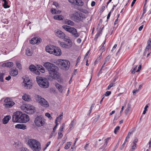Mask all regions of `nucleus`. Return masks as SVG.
Masks as SVG:
<instances>
[{
	"label": "nucleus",
	"mask_w": 151,
	"mask_h": 151,
	"mask_svg": "<svg viewBox=\"0 0 151 151\" xmlns=\"http://www.w3.org/2000/svg\"><path fill=\"white\" fill-rule=\"evenodd\" d=\"M21 109L22 110L24 111L25 112V111H26V106H22L21 107Z\"/></svg>",
	"instance_id": "49"
},
{
	"label": "nucleus",
	"mask_w": 151,
	"mask_h": 151,
	"mask_svg": "<svg viewBox=\"0 0 151 151\" xmlns=\"http://www.w3.org/2000/svg\"><path fill=\"white\" fill-rule=\"evenodd\" d=\"M56 12V9H55L52 8L51 9V13L53 14H54V13Z\"/></svg>",
	"instance_id": "52"
},
{
	"label": "nucleus",
	"mask_w": 151,
	"mask_h": 151,
	"mask_svg": "<svg viewBox=\"0 0 151 151\" xmlns=\"http://www.w3.org/2000/svg\"><path fill=\"white\" fill-rule=\"evenodd\" d=\"M56 134V133H55V132L53 130L49 136V138L50 139L52 138L53 136H55Z\"/></svg>",
	"instance_id": "40"
},
{
	"label": "nucleus",
	"mask_w": 151,
	"mask_h": 151,
	"mask_svg": "<svg viewBox=\"0 0 151 151\" xmlns=\"http://www.w3.org/2000/svg\"><path fill=\"white\" fill-rule=\"evenodd\" d=\"M26 54L28 56H30L32 54V52L29 48H27L26 50Z\"/></svg>",
	"instance_id": "32"
},
{
	"label": "nucleus",
	"mask_w": 151,
	"mask_h": 151,
	"mask_svg": "<svg viewBox=\"0 0 151 151\" xmlns=\"http://www.w3.org/2000/svg\"><path fill=\"white\" fill-rule=\"evenodd\" d=\"M22 99L25 101H29L31 100L30 96L26 94H25L22 96Z\"/></svg>",
	"instance_id": "22"
},
{
	"label": "nucleus",
	"mask_w": 151,
	"mask_h": 151,
	"mask_svg": "<svg viewBox=\"0 0 151 151\" xmlns=\"http://www.w3.org/2000/svg\"><path fill=\"white\" fill-rule=\"evenodd\" d=\"M120 127L119 126H118L116 127V128L114 130V133L116 134L117 132L120 129Z\"/></svg>",
	"instance_id": "46"
},
{
	"label": "nucleus",
	"mask_w": 151,
	"mask_h": 151,
	"mask_svg": "<svg viewBox=\"0 0 151 151\" xmlns=\"http://www.w3.org/2000/svg\"><path fill=\"white\" fill-rule=\"evenodd\" d=\"M65 24L73 26L74 25V22L72 21L69 19H66L65 21Z\"/></svg>",
	"instance_id": "25"
},
{
	"label": "nucleus",
	"mask_w": 151,
	"mask_h": 151,
	"mask_svg": "<svg viewBox=\"0 0 151 151\" xmlns=\"http://www.w3.org/2000/svg\"><path fill=\"white\" fill-rule=\"evenodd\" d=\"M5 64L6 66L9 68L11 67L13 65V63L12 62H7Z\"/></svg>",
	"instance_id": "34"
},
{
	"label": "nucleus",
	"mask_w": 151,
	"mask_h": 151,
	"mask_svg": "<svg viewBox=\"0 0 151 151\" xmlns=\"http://www.w3.org/2000/svg\"><path fill=\"white\" fill-rule=\"evenodd\" d=\"M89 51H90V50H88L87 52L86 53V54L85 58H84V60H85L86 59V57L88 55V54H89Z\"/></svg>",
	"instance_id": "55"
},
{
	"label": "nucleus",
	"mask_w": 151,
	"mask_h": 151,
	"mask_svg": "<svg viewBox=\"0 0 151 151\" xmlns=\"http://www.w3.org/2000/svg\"><path fill=\"white\" fill-rule=\"evenodd\" d=\"M22 85L27 89L30 88L32 86V83L29 78L25 77L24 78Z\"/></svg>",
	"instance_id": "11"
},
{
	"label": "nucleus",
	"mask_w": 151,
	"mask_h": 151,
	"mask_svg": "<svg viewBox=\"0 0 151 151\" xmlns=\"http://www.w3.org/2000/svg\"><path fill=\"white\" fill-rule=\"evenodd\" d=\"M55 63L56 65L60 66L61 69L65 70H68L70 65V62L66 60L59 59Z\"/></svg>",
	"instance_id": "5"
},
{
	"label": "nucleus",
	"mask_w": 151,
	"mask_h": 151,
	"mask_svg": "<svg viewBox=\"0 0 151 151\" xmlns=\"http://www.w3.org/2000/svg\"><path fill=\"white\" fill-rule=\"evenodd\" d=\"M139 92V90H134L133 91V94L136 93H138Z\"/></svg>",
	"instance_id": "62"
},
{
	"label": "nucleus",
	"mask_w": 151,
	"mask_h": 151,
	"mask_svg": "<svg viewBox=\"0 0 151 151\" xmlns=\"http://www.w3.org/2000/svg\"><path fill=\"white\" fill-rule=\"evenodd\" d=\"M131 108V106L129 104L127 105V107L125 110V113L126 114H127L130 111V109Z\"/></svg>",
	"instance_id": "39"
},
{
	"label": "nucleus",
	"mask_w": 151,
	"mask_h": 151,
	"mask_svg": "<svg viewBox=\"0 0 151 151\" xmlns=\"http://www.w3.org/2000/svg\"><path fill=\"white\" fill-rule=\"evenodd\" d=\"M45 116L47 117L50 120L52 119V117L50 116V114L48 113H46L45 114Z\"/></svg>",
	"instance_id": "42"
},
{
	"label": "nucleus",
	"mask_w": 151,
	"mask_h": 151,
	"mask_svg": "<svg viewBox=\"0 0 151 151\" xmlns=\"http://www.w3.org/2000/svg\"><path fill=\"white\" fill-rule=\"evenodd\" d=\"M77 0H68V1L70 3L74 4L75 5L76 1Z\"/></svg>",
	"instance_id": "47"
},
{
	"label": "nucleus",
	"mask_w": 151,
	"mask_h": 151,
	"mask_svg": "<svg viewBox=\"0 0 151 151\" xmlns=\"http://www.w3.org/2000/svg\"><path fill=\"white\" fill-rule=\"evenodd\" d=\"M95 2L94 1H92L91 4V5L92 6H95Z\"/></svg>",
	"instance_id": "63"
},
{
	"label": "nucleus",
	"mask_w": 151,
	"mask_h": 151,
	"mask_svg": "<svg viewBox=\"0 0 151 151\" xmlns=\"http://www.w3.org/2000/svg\"><path fill=\"white\" fill-rule=\"evenodd\" d=\"M4 105L6 108H11L15 104L12 99L7 98L4 100Z\"/></svg>",
	"instance_id": "10"
},
{
	"label": "nucleus",
	"mask_w": 151,
	"mask_h": 151,
	"mask_svg": "<svg viewBox=\"0 0 151 151\" xmlns=\"http://www.w3.org/2000/svg\"><path fill=\"white\" fill-rule=\"evenodd\" d=\"M125 142H124L123 144H122V145L120 147V149L122 150L124 149V146H125Z\"/></svg>",
	"instance_id": "58"
},
{
	"label": "nucleus",
	"mask_w": 151,
	"mask_h": 151,
	"mask_svg": "<svg viewBox=\"0 0 151 151\" xmlns=\"http://www.w3.org/2000/svg\"><path fill=\"white\" fill-rule=\"evenodd\" d=\"M138 140V139L136 137H134L132 144H136Z\"/></svg>",
	"instance_id": "44"
},
{
	"label": "nucleus",
	"mask_w": 151,
	"mask_h": 151,
	"mask_svg": "<svg viewBox=\"0 0 151 151\" xmlns=\"http://www.w3.org/2000/svg\"><path fill=\"white\" fill-rule=\"evenodd\" d=\"M60 45L62 47L64 48H66L67 47L66 45V43L63 42H60Z\"/></svg>",
	"instance_id": "36"
},
{
	"label": "nucleus",
	"mask_w": 151,
	"mask_h": 151,
	"mask_svg": "<svg viewBox=\"0 0 151 151\" xmlns=\"http://www.w3.org/2000/svg\"><path fill=\"white\" fill-rule=\"evenodd\" d=\"M37 69L39 71L42 73H44L45 72V68L42 66L39 65H37Z\"/></svg>",
	"instance_id": "27"
},
{
	"label": "nucleus",
	"mask_w": 151,
	"mask_h": 151,
	"mask_svg": "<svg viewBox=\"0 0 151 151\" xmlns=\"http://www.w3.org/2000/svg\"><path fill=\"white\" fill-rule=\"evenodd\" d=\"M150 48H151V39L150 38L147 42V46L145 49V53Z\"/></svg>",
	"instance_id": "20"
},
{
	"label": "nucleus",
	"mask_w": 151,
	"mask_h": 151,
	"mask_svg": "<svg viewBox=\"0 0 151 151\" xmlns=\"http://www.w3.org/2000/svg\"><path fill=\"white\" fill-rule=\"evenodd\" d=\"M28 144L33 151H40L41 150V144L36 139H29Z\"/></svg>",
	"instance_id": "4"
},
{
	"label": "nucleus",
	"mask_w": 151,
	"mask_h": 151,
	"mask_svg": "<svg viewBox=\"0 0 151 151\" xmlns=\"http://www.w3.org/2000/svg\"><path fill=\"white\" fill-rule=\"evenodd\" d=\"M70 19L76 22H82L86 18L85 14L79 12H76L70 15Z\"/></svg>",
	"instance_id": "3"
},
{
	"label": "nucleus",
	"mask_w": 151,
	"mask_h": 151,
	"mask_svg": "<svg viewBox=\"0 0 151 151\" xmlns=\"http://www.w3.org/2000/svg\"><path fill=\"white\" fill-rule=\"evenodd\" d=\"M37 101L43 107H47L49 106V104L47 101L41 96L37 95L36 96Z\"/></svg>",
	"instance_id": "9"
},
{
	"label": "nucleus",
	"mask_w": 151,
	"mask_h": 151,
	"mask_svg": "<svg viewBox=\"0 0 151 151\" xmlns=\"http://www.w3.org/2000/svg\"><path fill=\"white\" fill-rule=\"evenodd\" d=\"M29 118L25 114H23L19 111H17L14 113L12 120L13 122L26 123L29 121Z\"/></svg>",
	"instance_id": "2"
},
{
	"label": "nucleus",
	"mask_w": 151,
	"mask_h": 151,
	"mask_svg": "<svg viewBox=\"0 0 151 151\" xmlns=\"http://www.w3.org/2000/svg\"><path fill=\"white\" fill-rule=\"evenodd\" d=\"M76 121L75 119H73V120L70 125V128H71L74 126L75 124Z\"/></svg>",
	"instance_id": "38"
},
{
	"label": "nucleus",
	"mask_w": 151,
	"mask_h": 151,
	"mask_svg": "<svg viewBox=\"0 0 151 151\" xmlns=\"http://www.w3.org/2000/svg\"><path fill=\"white\" fill-rule=\"evenodd\" d=\"M11 117L10 116L7 115L5 116L2 120L3 123L4 124H7L11 119Z\"/></svg>",
	"instance_id": "21"
},
{
	"label": "nucleus",
	"mask_w": 151,
	"mask_h": 151,
	"mask_svg": "<svg viewBox=\"0 0 151 151\" xmlns=\"http://www.w3.org/2000/svg\"><path fill=\"white\" fill-rule=\"evenodd\" d=\"M66 41L67 43H66V45L67 47V49L70 48L73 45V43L72 41L69 39H67Z\"/></svg>",
	"instance_id": "19"
},
{
	"label": "nucleus",
	"mask_w": 151,
	"mask_h": 151,
	"mask_svg": "<svg viewBox=\"0 0 151 151\" xmlns=\"http://www.w3.org/2000/svg\"><path fill=\"white\" fill-rule=\"evenodd\" d=\"M83 2L81 0H77L76 1L75 5L79 6H81L83 5Z\"/></svg>",
	"instance_id": "29"
},
{
	"label": "nucleus",
	"mask_w": 151,
	"mask_h": 151,
	"mask_svg": "<svg viewBox=\"0 0 151 151\" xmlns=\"http://www.w3.org/2000/svg\"><path fill=\"white\" fill-rule=\"evenodd\" d=\"M136 0H133V1H132L131 4V7H132L134 4L135 2H136Z\"/></svg>",
	"instance_id": "59"
},
{
	"label": "nucleus",
	"mask_w": 151,
	"mask_h": 151,
	"mask_svg": "<svg viewBox=\"0 0 151 151\" xmlns=\"http://www.w3.org/2000/svg\"><path fill=\"white\" fill-rule=\"evenodd\" d=\"M45 119L42 115L38 116L35 119L34 122L35 125L38 127L43 126L45 123Z\"/></svg>",
	"instance_id": "8"
},
{
	"label": "nucleus",
	"mask_w": 151,
	"mask_h": 151,
	"mask_svg": "<svg viewBox=\"0 0 151 151\" xmlns=\"http://www.w3.org/2000/svg\"><path fill=\"white\" fill-rule=\"evenodd\" d=\"M137 67V65L135 66V67H134V68L133 69V70H132V73H133V74L134 73H135V72H136V69Z\"/></svg>",
	"instance_id": "50"
},
{
	"label": "nucleus",
	"mask_w": 151,
	"mask_h": 151,
	"mask_svg": "<svg viewBox=\"0 0 151 151\" xmlns=\"http://www.w3.org/2000/svg\"><path fill=\"white\" fill-rule=\"evenodd\" d=\"M4 74L2 73H0V81L3 82L4 81Z\"/></svg>",
	"instance_id": "37"
},
{
	"label": "nucleus",
	"mask_w": 151,
	"mask_h": 151,
	"mask_svg": "<svg viewBox=\"0 0 151 151\" xmlns=\"http://www.w3.org/2000/svg\"><path fill=\"white\" fill-rule=\"evenodd\" d=\"M72 142H67V144L65 145L64 148L65 150L68 149L70 147L71 145Z\"/></svg>",
	"instance_id": "31"
},
{
	"label": "nucleus",
	"mask_w": 151,
	"mask_h": 151,
	"mask_svg": "<svg viewBox=\"0 0 151 151\" xmlns=\"http://www.w3.org/2000/svg\"><path fill=\"white\" fill-rule=\"evenodd\" d=\"M81 40L80 38H78L77 40V42L78 43H81Z\"/></svg>",
	"instance_id": "60"
},
{
	"label": "nucleus",
	"mask_w": 151,
	"mask_h": 151,
	"mask_svg": "<svg viewBox=\"0 0 151 151\" xmlns=\"http://www.w3.org/2000/svg\"><path fill=\"white\" fill-rule=\"evenodd\" d=\"M58 139H59L61 138L63 136V134L61 133V132H58Z\"/></svg>",
	"instance_id": "43"
},
{
	"label": "nucleus",
	"mask_w": 151,
	"mask_h": 151,
	"mask_svg": "<svg viewBox=\"0 0 151 151\" xmlns=\"http://www.w3.org/2000/svg\"><path fill=\"white\" fill-rule=\"evenodd\" d=\"M146 10H147V8H146V7H145V6H144L143 7V15L144 14L146 13Z\"/></svg>",
	"instance_id": "54"
},
{
	"label": "nucleus",
	"mask_w": 151,
	"mask_h": 151,
	"mask_svg": "<svg viewBox=\"0 0 151 151\" xmlns=\"http://www.w3.org/2000/svg\"><path fill=\"white\" fill-rule=\"evenodd\" d=\"M41 39L38 37H33L30 41V43L32 44H38L40 42Z\"/></svg>",
	"instance_id": "15"
},
{
	"label": "nucleus",
	"mask_w": 151,
	"mask_h": 151,
	"mask_svg": "<svg viewBox=\"0 0 151 151\" xmlns=\"http://www.w3.org/2000/svg\"><path fill=\"white\" fill-rule=\"evenodd\" d=\"M55 86L57 88L60 93H63L64 91H65V90L64 89L65 87L58 83H55Z\"/></svg>",
	"instance_id": "17"
},
{
	"label": "nucleus",
	"mask_w": 151,
	"mask_h": 151,
	"mask_svg": "<svg viewBox=\"0 0 151 151\" xmlns=\"http://www.w3.org/2000/svg\"><path fill=\"white\" fill-rule=\"evenodd\" d=\"M21 151H28V150L26 148H22Z\"/></svg>",
	"instance_id": "64"
},
{
	"label": "nucleus",
	"mask_w": 151,
	"mask_h": 151,
	"mask_svg": "<svg viewBox=\"0 0 151 151\" xmlns=\"http://www.w3.org/2000/svg\"><path fill=\"white\" fill-rule=\"evenodd\" d=\"M37 81L39 86L44 88H46L49 86V83L47 79L43 77H36Z\"/></svg>",
	"instance_id": "7"
},
{
	"label": "nucleus",
	"mask_w": 151,
	"mask_h": 151,
	"mask_svg": "<svg viewBox=\"0 0 151 151\" xmlns=\"http://www.w3.org/2000/svg\"><path fill=\"white\" fill-rule=\"evenodd\" d=\"M44 66L49 71L50 74L49 78L52 80L58 78V68L55 65L49 62L45 63Z\"/></svg>",
	"instance_id": "1"
},
{
	"label": "nucleus",
	"mask_w": 151,
	"mask_h": 151,
	"mask_svg": "<svg viewBox=\"0 0 151 151\" xmlns=\"http://www.w3.org/2000/svg\"><path fill=\"white\" fill-rule=\"evenodd\" d=\"M26 126L23 124H18L15 126V127L17 128L24 129H25Z\"/></svg>",
	"instance_id": "26"
},
{
	"label": "nucleus",
	"mask_w": 151,
	"mask_h": 151,
	"mask_svg": "<svg viewBox=\"0 0 151 151\" xmlns=\"http://www.w3.org/2000/svg\"><path fill=\"white\" fill-rule=\"evenodd\" d=\"M111 58V55H108L106 58L105 60L104 61V63L103 65H102V66L101 67V70H103V68L105 65L106 63L107 62H108L109 61Z\"/></svg>",
	"instance_id": "23"
},
{
	"label": "nucleus",
	"mask_w": 151,
	"mask_h": 151,
	"mask_svg": "<svg viewBox=\"0 0 151 151\" xmlns=\"http://www.w3.org/2000/svg\"><path fill=\"white\" fill-rule=\"evenodd\" d=\"M143 27H144V25L143 24H142V25L141 26H140L139 28V29H138V30L139 31H140L141 30H142V29Z\"/></svg>",
	"instance_id": "56"
},
{
	"label": "nucleus",
	"mask_w": 151,
	"mask_h": 151,
	"mask_svg": "<svg viewBox=\"0 0 151 151\" xmlns=\"http://www.w3.org/2000/svg\"><path fill=\"white\" fill-rule=\"evenodd\" d=\"M54 18L56 20H63V17L61 15H56L54 16Z\"/></svg>",
	"instance_id": "28"
},
{
	"label": "nucleus",
	"mask_w": 151,
	"mask_h": 151,
	"mask_svg": "<svg viewBox=\"0 0 151 151\" xmlns=\"http://www.w3.org/2000/svg\"><path fill=\"white\" fill-rule=\"evenodd\" d=\"M16 66L19 69H22V66L19 63L17 62L16 63Z\"/></svg>",
	"instance_id": "45"
},
{
	"label": "nucleus",
	"mask_w": 151,
	"mask_h": 151,
	"mask_svg": "<svg viewBox=\"0 0 151 151\" xmlns=\"http://www.w3.org/2000/svg\"><path fill=\"white\" fill-rule=\"evenodd\" d=\"M11 78V77L10 76H9L8 77L5 78V79L7 81H9Z\"/></svg>",
	"instance_id": "61"
},
{
	"label": "nucleus",
	"mask_w": 151,
	"mask_h": 151,
	"mask_svg": "<svg viewBox=\"0 0 151 151\" xmlns=\"http://www.w3.org/2000/svg\"><path fill=\"white\" fill-rule=\"evenodd\" d=\"M3 1L4 2L3 6L4 8L6 9L10 7V6L8 5V2L6 0H3Z\"/></svg>",
	"instance_id": "30"
},
{
	"label": "nucleus",
	"mask_w": 151,
	"mask_h": 151,
	"mask_svg": "<svg viewBox=\"0 0 151 151\" xmlns=\"http://www.w3.org/2000/svg\"><path fill=\"white\" fill-rule=\"evenodd\" d=\"M62 27L65 30L71 33L72 36L76 38L80 35V34L78 32L76 29L73 27L65 25H63Z\"/></svg>",
	"instance_id": "6"
},
{
	"label": "nucleus",
	"mask_w": 151,
	"mask_h": 151,
	"mask_svg": "<svg viewBox=\"0 0 151 151\" xmlns=\"http://www.w3.org/2000/svg\"><path fill=\"white\" fill-rule=\"evenodd\" d=\"M115 79H114V80L109 85L106 89L109 90L110 88L112 87L113 86V85L115 84Z\"/></svg>",
	"instance_id": "35"
},
{
	"label": "nucleus",
	"mask_w": 151,
	"mask_h": 151,
	"mask_svg": "<svg viewBox=\"0 0 151 151\" xmlns=\"http://www.w3.org/2000/svg\"><path fill=\"white\" fill-rule=\"evenodd\" d=\"M65 127V124L64 123L62 124L61 126L60 127V128H59V132H61L63 130V129Z\"/></svg>",
	"instance_id": "41"
},
{
	"label": "nucleus",
	"mask_w": 151,
	"mask_h": 151,
	"mask_svg": "<svg viewBox=\"0 0 151 151\" xmlns=\"http://www.w3.org/2000/svg\"><path fill=\"white\" fill-rule=\"evenodd\" d=\"M111 91H107L105 93V95L106 96H108L111 94Z\"/></svg>",
	"instance_id": "48"
},
{
	"label": "nucleus",
	"mask_w": 151,
	"mask_h": 151,
	"mask_svg": "<svg viewBox=\"0 0 151 151\" xmlns=\"http://www.w3.org/2000/svg\"><path fill=\"white\" fill-rule=\"evenodd\" d=\"M62 119V118H60L59 117H58L56 118L55 121L60 122Z\"/></svg>",
	"instance_id": "53"
},
{
	"label": "nucleus",
	"mask_w": 151,
	"mask_h": 151,
	"mask_svg": "<svg viewBox=\"0 0 151 151\" xmlns=\"http://www.w3.org/2000/svg\"><path fill=\"white\" fill-rule=\"evenodd\" d=\"M55 47L52 46L51 45L47 46L45 47L46 51L50 54H52L53 52Z\"/></svg>",
	"instance_id": "16"
},
{
	"label": "nucleus",
	"mask_w": 151,
	"mask_h": 151,
	"mask_svg": "<svg viewBox=\"0 0 151 151\" xmlns=\"http://www.w3.org/2000/svg\"><path fill=\"white\" fill-rule=\"evenodd\" d=\"M18 71L16 69H12L10 73V74L12 76H15L17 75Z\"/></svg>",
	"instance_id": "24"
},
{
	"label": "nucleus",
	"mask_w": 151,
	"mask_h": 151,
	"mask_svg": "<svg viewBox=\"0 0 151 151\" xmlns=\"http://www.w3.org/2000/svg\"><path fill=\"white\" fill-rule=\"evenodd\" d=\"M26 111H25V112L29 114H33L35 112L34 107L30 104H28L26 105Z\"/></svg>",
	"instance_id": "12"
},
{
	"label": "nucleus",
	"mask_w": 151,
	"mask_h": 151,
	"mask_svg": "<svg viewBox=\"0 0 151 151\" xmlns=\"http://www.w3.org/2000/svg\"><path fill=\"white\" fill-rule=\"evenodd\" d=\"M61 54L60 49L59 47H55L53 52L52 54L56 56H60Z\"/></svg>",
	"instance_id": "13"
},
{
	"label": "nucleus",
	"mask_w": 151,
	"mask_h": 151,
	"mask_svg": "<svg viewBox=\"0 0 151 151\" xmlns=\"http://www.w3.org/2000/svg\"><path fill=\"white\" fill-rule=\"evenodd\" d=\"M110 139V138H107L106 139H105V143L104 145H106L108 143V140Z\"/></svg>",
	"instance_id": "51"
},
{
	"label": "nucleus",
	"mask_w": 151,
	"mask_h": 151,
	"mask_svg": "<svg viewBox=\"0 0 151 151\" xmlns=\"http://www.w3.org/2000/svg\"><path fill=\"white\" fill-rule=\"evenodd\" d=\"M29 69L32 71L37 75H40V72L37 69V67H36L33 65H31L29 67Z\"/></svg>",
	"instance_id": "14"
},
{
	"label": "nucleus",
	"mask_w": 151,
	"mask_h": 151,
	"mask_svg": "<svg viewBox=\"0 0 151 151\" xmlns=\"http://www.w3.org/2000/svg\"><path fill=\"white\" fill-rule=\"evenodd\" d=\"M56 35L57 36L61 39L64 38L65 36L64 33L60 30L56 32Z\"/></svg>",
	"instance_id": "18"
},
{
	"label": "nucleus",
	"mask_w": 151,
	"mask_h": 151,
	"mask_svg": "<svg viewBox=\"0 0 151 151\" xmlns=\"http://www.w3.org/2000/svg\"><path fill=\"white\" fill-rule=\"evenodd\" d=\"M132 148L129 151H134L137 148V144H131Z\"/></svg>",
	"instance_id": "33"
},
{
	"label": "nucleus",
	"mask_w": 151,
	"mask_h": 151,
	"mask_svg": "<svg viewBox=\"0 0 151 151\" xmlns=\"http://www.w3.org/2000/svg\"><path fill=\"white\" fill-rule=\"evenodd\" d=\"M61 11L60 10H56V12L54 13V14H60V13Z\"/></svg>",
	"instance_id": "57"
}]
</instances>
